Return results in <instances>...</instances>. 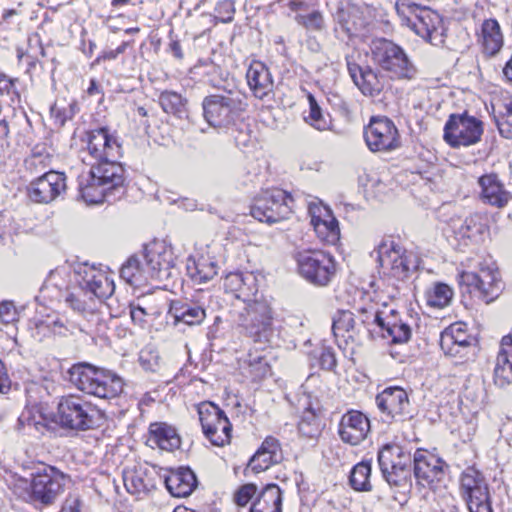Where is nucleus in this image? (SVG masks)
Instances as JSON below:
<instances>
[{
	"label": "nucleus",
	"instance_id": "nucleus-1",
	"mask_svg": "<svg viewBox=\"0 0 512 512\" xmlns=\"http://www.w3.org/2000/svg\"><path fill=\"white\" fill-rule=\"evenodd\" d=\"M94 162L78 176V190L86 203L100 204L114 202L126 192L125 169L118 158L121 145L107 127L87 133L86 150Z\"/></svg>",
	"mask_w": 512,
	"mask_h": 512
},
{
	"label": "nucleus",
	"instance_id": "nucleus-2",
	"mask_svg": "<svg viewBox=\"0 0 512 512\" xmlns=\"http://www.w3.org/2000/svg\"><path fill=\"white\" fill-rule=\"evenodd\" d=\"M76 285L67 289L62 298L74 312L87 316L97 309V300L111 298L115 290L113 279L95 266L80 264L74 269Z\"/></svg>",
	"mask_w": 512,
	"mask_h": 512
},
{
	"label": "nucleus",
	"instance_id": "nucleus-3",
	"mask_svg": "<svg viewBox=\"0 0 512 512\" xmlns=\"http://www.w3.org/2000/svg\"><path fill=\"white\" fill-rule=\"evenodd\" d=\"M235 322L240 332L255 343L270 344L275 337L274 319L276 311L271 299L260 295L244 302Z\"/></svg>",
	"mask_w": 512,
	"mask_h": 512
},
{
	"label": "nucleus",
	"instance_id": "nucleus-4",
	"mask_svg": "<svg viewBox=\"0 0 512 512\" xmlns=\"http://www.w3.org/2000/svg\"><path fill=\"white\" fill-rule=\"evenodd\" d=\"M69 381L80 391L103 399L117 397L124 387L123 379L111 370L86 362L74 364L69 370Z\"/></svg>",
	"mask_w": 512,
	"mask_h": 512
},
{
	"label": "nucleus",
	"instance_id": "nucleus-5",
	"mask_svg": "<svg viewBox=\"0 0 512 512\" xmlns=\"http://www.w3.org/2000/svg\"><path fill=\"white\" fill-rule=\"evenodd\" d=\"M246 108L245 96L233 91L208 95L202 101L203 117L214 128H227L235 124Z\"/></svg>",
	"mask_w": 512,
	"mask_h": 512
},
{
	"label": "nucleus",
	"instance_id": "nucleus-6",
	"mask_svg": "<svg viewBox=\"0 0 512 512\" xmlns=\"http://www.w3.org/2000/svg\"><path fill=\"white\" fill-rule=\"evenodd\" d=\"M70 481V476L49 466L43 472L32 475L26 502L35 508L51 506L61 497Z\"/></svg>",
	"mask_w": 512,
	"mask_h": 512
},
{
	"label": "nucleus",
	"instance_id": "nucleus-7",
	"mask_svg": "<svg viewBox=\"0 0 512 512\" xmlns=\"http://www.w3.org/2000/svg\"><path fill=\"white\" fill-rule=\"evenodd\" d=\"M378 450L382 477L395 492L406 495L412 489V456L404 450Z\"/></svg>",
	"mask_w": 512,
	"mask_h": 512
},
{
	"label": "nucleus",
	"instance_id": "nucleus-8",
	"mask_svg": "<svg viewBox=\"0 0 512 512\" xmlns=\"http://www.w3.org/2000/svg\"><path fill=\"white\" fill-rule=\"evenodd\" d=\"M371 58L375 64L399 79H413L417 69L405 51L394 42L381 38L371 44Z\"/></svg>",
	"mask_w": 512,
	"mask_h": 512
},
{
	"label": "nucleus",
	"instance_id": "nucleus-9",
	"mask_svg": "<svg viewBox=\"0 0 512 512\" xmlns=\"http://www.w3.org/2000/svg\"><path fill=\"white\" fill-rule=\"evenodd\" d=\"M460 285L473 287L479 297L486 303L494 301L503 290V283L496 263L491 259H484L478 263L477 272L463 271L458 276Z\"/></svg>",
	"mask_w": 512,
	"mask_h": 512
},
{
	"label": "nucleus",
	"instance_id": "nucleus-10",
	"mask_svg": "<svg viewBox=\"0 0 512 512\" xmlns=\"http://www.w3.org/2000/svg\"><path fill=\"white\" fill-rule=\"evenodd\" d=\"M377 261L383 274L404 280L418 267V259L394 240L382 241L377 250Z\"/></svg>",
	"mask_w": 512,
	"mask_h": 512
},
{
	"label": "nucleus",
	"instance_id": "nucleus-11",
	"mask_svg": "<svg viewBox=\"0 0 512 512\" xmlns=\"http://www.w3.org/2000/svg\"><path fill=\"white\" fill-rule=\"evenodd\" d=\"M293 203V197L282 189L265 190L255 197L251 215L260 222L276 223L291 215Z\"/></svg>",
	"mask_w": 512,
	"mask_h": 512
},
{
	"label": "nucleus",
	"instance_id": "nucleus-12",
	"mask_svg": "<svg viewBox=\"0 0 512 512\" xmlns=\"http://www.w3.org/2000/svg\"><path fill=\"white\" fill-rule=\"evenodd\" d=\"M60 423L70 429L87 430L98 425L101 412L90 402L76 396L64 397L58 404Z\"/></svg>",
	"mask_w": 512,
	"mask_h": 512
},
{
	"label": "nucleus",
	"instance_id": "nucleus-13",
	"mask_svg": "<svg viewBox=\"0 0 512 512\" xmlns=\"http://www.w3.org/2000/svg\"><path fill=\"white\" fill-rule=\"evenodd\" d=\"M298 271L308 282L326 286L334 277L336 262L330 254L321 250L302 251L296 257Z\"/></svg>",
	"mask_w": 512,
	"mask_h": 512
},
{
	"label": "nucleus",
	"instance_id": "nucleus-14",
	"mask_svg": "<svg viewBox=\"0 0 512 512\" xmlns=\"http://www.w3.org/2000/svg\"><path fill=\"white\" fill-rule=\"evenodd\" d=\"M199 420L202 430L214 446H225L230 443L232 425L217 405L205 401L198 405Z\"/></svg>",
	"mask_w": 512,
	"mask_h": 512
},
{
	"label": "nucleus",
	"instance_id": "nucleus-15",
	"mask_svg": "<svg viewBox=\"0 0 512 512\" xmlns=\"http://www.w3.org/2000/svg\"><path fill=\"white\" fill-rule=\"evenodd\" d=\"M482 134V122L466 113L451 114L444 127V140L454 148L473 145Z\"/></svg>",
	"mask_w": 512,
	"mask_h": 512
},
{
	"label": "nucleus",
	"instance_id": "nucleus-16",
	"mask_svg": "<svg viewBox=\"0 0 512 512\" xmlns=\"http://www.w3.org/2000/svg\"><path fill=\"white\" fill-rule=\"evenodd\" d=\"M364 139L372 152H388L400 147L397 127L387 117H372L364 128Z\"/></svg>",
	"mask_w": 512,
	"mask_h": 512
},
{
	"label": "nucleus",
	"instance_id": "nucleus-17",
	"mask_svg": "<svg viewBox=\"0 0 512 512\" xmlns=\"http://www.w3.org/2000/svg\"><path fill=\"white\" fill-rule=\"evenodd\" d=\"M427 452L416 450L412 458L413 474L417 485L434 489L443 480L448 465L441 458Z\"/></svg>",
	"mask_w": 512,
	"mask_h": 512
},
{
	"label": "nucleus",
	"instance_id": "nucleus-18",
	"mask_svg": "<svg viewBox=\"0 0 512 512\" xmlns=\"http://www.w3.org/2000/svg\"><path fill=\"white\" fill-rule=\"evenodd\" d=\"M142 258L151 279L163 281L171 276L175 258L172 248L164 241L155 240L147 244Z\"/></svg>",
	"mask_w": 512,
	"mask_h": 512
},
{
	"label": "nucleus",
	"instance_id": "nucleus-19",
	"mask_svg": "<svg viewBox=\"0 0 512 512\" xmlns=\"http://www.w3.org/2000/svg\"><path fill=\"white\" fill-rule=\"evenodd\" d=\"M66 191L64 173L50 170L30 182L27 188L29 198L35 203L49 204Z\"/></svg>",
	"mask_w": 512,
	"mask_h": 512
},
{
	"label": "nucleus",
	"instance_id": "nucleus-20",
	"mask_svg": "<svg viewBox=\"0 0 512 512\" xmlns=\"http://www.w3.org/2000/svg\"><path fill=\"white\" fill-rule=\"evenodd\" d=\"M476 340L469 335L461 323L446 328L440 335V347L445 355L464 359L474 354Z\"/></svg>",
	"mask_w": 512,
	"mask_h": 512
},
{
	"label": "nucleus",
	"instance_id": "nucleus-21",
	"mask_svg": "<svg viewBox=\"0 0 512 512\" xmlns=\"http://www.w3.org/2000/svg\"><path fill=\"white\" fill-rule=\"evenodd\" d=\"M375 401L383 421L399 420L408 414L410 405L408 395L401 387L385 388L376 396Z\"/></svg>",
	"mask_w": 512,
	"mask_h": 512
},
{
	"label": "nucleus",
	"instance_id": "nucleus-22",
	"mask_svg": "<svg viewBox=\"0 0 512 512\" xmlns=\"http://www.w3.org/2000/svg\"><path fill=\"white\" fill-rule=\"evenodd\" d=\"M346 66L354 84L365 96H378L384 89V77L370 67H361L353 55L345 56Z\"/></svg>",
	"mask_w": 512,
	"mask_h": 512
},
{
	"label": "nucleus",
	"instance_id": "nucleus-23",
	"mask_svg": "<svg viewBox=\"0 0 512 512\" xmlns=\"http://www.w3.org/2000/svg\"><path fill=\"white\" fill-rule=\"evenodd\" d=\"M407 8L414 15V18H409L408 21L417 35L432 44L440 40L442 34L439 14L428 8H420L414 3L408 4Z\"/></svg>",
	"mask_w": 512,
	"mask_h": 512
},
{
	"label": "nucleus",
	"instance_id": "nucleus-24",
	"mask_svg": "<svg viewBox=\"0 0 512 512\" xmlns=\"http://www.w3.org/2000/svg\"><path fill=\"white\" fill-rule=\"evenodd\" d=\"M370 431V421L366 415L357 410L345 413L339 424V436L349 445H359Z\"/></svg>",
	"mask_w": 512,
	"mask_h": 512
},
{
	"label": "nucleus",
	"instance_id": "nucleus-25",
	"mask_svg": "<svg viewBox=\"0 0 512 512\" xmlns=\"http://www.w3.org/2000/svg\"><path fill=\"white\" fill-rule=\"evenodd\" d=\"M480 199L484 204L502 209L512 200V194L495 173L484 174L478 178Z\"/></svg>",
	"mask_w": 512,
	"mask_h": 512
},
{
	"label": "nucleus",
	"instance_id": "nucleus-26",
	"mask_svg": "<svg viewBox=\"0 0 512 512\" xmlns=\"http://www.w3.org/2000/svg\"><path fill=\"white\" fill-rule=\"evenodd\" d=\"M223 288L246 302L258 295V280L252 272H229L223 278Z\"/></svg>",
	"mask_w": 512,
	"mask_h": 512
},
{
	"label": "nucleus",
	"instance_id": "nucleus-27",
	"mask_svg": "<svg viewBox=\"0 0 512 512\" xmlns=\"http://www.w3.org/2000/svg\"><path fill=\"white\" fill-rule=\"evenodd\" d=\"M246 78L256 98L264 100L273 95L274 81L269 69L262 62H253L247 70Z\"/></svg>",
	"mask_w": 512,
	"mask_h": 512
},
{
	"label": "nucleus",
	"instance_id": "nucleus-28",
	"mask_svg": "<svg viewBox=\"0 0 512 512\" xmlns=\"http://www.w3.org/2000/svg\"><path fill=\"white\" fill-rule=\"evenodd\" d=\"M460 489L466 503L473 502V500H481L490 495L485 477L474 466L467 467L462 472Z\"/></svg>",
	"mask_w": 512,
	"mask_h": 512
},
{
	"label": "nucleus",
	"instance_id": "nucleus-29",
	"mask_svg": "<svg viewBox=\"0 0 512 512\" xmlns=\"http://www.w3.org/2000/svg\"><path fill=\"white\" fill-rule=\"evenodd\" d=\"M123 481L127 492L138 496L148 495L157 485L155 473L142 466L124 471Z\"/></svg>",
	"mask_w": 512,
	"mask_h": 512
},
{
	"label": "nucleus",
	"instance_id": "nucleus-30",
	"mask_svg": "<svg viewBox=\"0 0 512 512\" xmlns=\"http://www.w3.org/2000/svg\"><path fill=\"white\" fill-rule=\"evenodd\" d=\"M296 407L298 410L303 409V414L298 423L300 437L317 442L322 434L323 425L321 419L312 408L310 397L304 394L298 399Z\"/></svg>",
	"mask_w": 512,
	"mask_h": 512
},
{
	"label": "nucleus",
	"instance_id": "nucleus-31",
	"mask_svg": "<svg viewBox=\"0 0 512 512\" xmlns=\"http://www.w3.org/2000/svg\"><path fill=\"white\" fill-rule=\"evenodd\" d=\"M164 483L170 494L179 498L189 496L198 485L197 477L189 467L170 470V474L165 476Z\"/></svg>",
	"mask_w": 512,
	"mask_h": 512
},
{
	"label": "nucleus",
	"instance_id": "nucleus-32",
	"mask_svg": "<svg viewBox=\"0 0 512 512\" xmlns=\"http://www.w3.org/2000/svg\"><path fill=\"white\" fill-rule=\"evenodd\" d=\"M387 311L380 310L377 305H370L358 309L356 333H360L362 340L372 338L374 334H380L382 331V322H384Z\"/></svg>",
	"mask_w": 512,
	"mask_h": 512
},
{
	"label": "nucleus",
	"instance_id": "nucleus-33",
	"mask_svg": "<svg viewBox=\"0 0 512 512\" xmlns=\"http://www.w3.org/2000/svg\"><path fill=\"white\" fill-rule=\"evenodd\" d=\"M356 328L357 318L351 311L341 310L333 317L332 331L339 347H341L340 340L345 344H348L349 341L358 343L362 341L361 334L356 333Z\"/></svg>",
	"mask_w": 512,
	"mask_h": 512
},
{
	"label": "nucleus",
	"instance_id": "nucleus-34",
	"mask_svg": "<svg viewBox=\"0 0 512 512\" xmlns=\"http://www.w3.org/2000/svg\"><path fill=\"white\" fill-rule=\"evenodd\" d=\"M494 383L500 388L512 383V335L504 336L501 340L494 368Z\"/></svg>",
	"mask_w": 512,
	"mask_h": 512
},
{
	"label": "nucleus",
	"instance_id": "nucleus-35",
	"mask_svg": "<svg viewBox=\"0 0 512 512\" xmlns=\"http://www.w3.org/2000/svg\"><path fill=\"white\" fill-rule=\"evenodd\" d=\"M380 334L383 338H391L393 343H406L411 338L412 328L394 309H390L382 322Z\"/></svg>",
	"mask_w": 512,
	"mask_h": 512
},
{
	"label": "nucleus",
	"instance_id": "nucleus-36",
	"mask_svg": "<svg viewBox=\"0 0 512 512\" xmlns=\"http://www.w3.org/2000/svg\"><path fill=\"white\" fill-rule=\"evenodd\" d=\"M311 223L318 237L328 244H336L340 238L337 219L329 208L324 207L319 215H312Z\"/></svg>",
	"mask_w": 512,
	"mask_h": 512
},
{
	"label": "nucleus",
	"instance_id": "nucleus-37",
	"mask_svg": "<svg viewBox=\"0 0 512 512\" xmlns=\"http://www.w3.org/2000/svg\"><path fill=\"white\" fill-rule=\"evenodd\" d=\"M169 317L175 325L184 323L186 325H199L206 317L204 308L194 304L172 301L168 311Z\"/></svg>",
	"mask_w": 512,
	"mask_h": 512
},
{
	"label": "nucleus",
	"instance_id": "nucleus-38",
	"mask_svg": "<svg viewBox=\"0 0 512 512\" xmlns=\"http://www.w3.org/2000/svg\"><path fill=\"white\" fill-rule=\"evenodd\" d=\"M148 445L158 448H180L181 438L175 427L163 422L152 423L149 427Z\"/></svg>",
	"mask_w": 512,
	"mask_h": 512
},
{
	"label": "nucleus",
	"instance_id": "nucleus-39",
	"mask_svg": "<svg viewBox=\"0 0 512 512\" xmlns=\"http://www.w3.org/2000/svg\"><path fill=\"white\" fill-rule=\"evenodd\" d=\"M250 512H282V491L277 484H267L250 507Z\"/></svg>",
	"mask_w": 512,
	"mask_h": 512
},
{
	"label": "nucleus",
	"instance_id": "nucleus-40",
	"mask_svg": "<svg viewBox=\"0 0 512 512\" xmlns=\"http://www.w3.org/2000/svg\"><path fill=\"white\" fill-rule=\"evenodd\" d=\"M120 277L128 284L140 287L151 279L148 269L138 256H131L121 267Z\"/></svg>",
	"mask_w": 512,
	"mask_h": 512
},
{
	"label": "nucleus",
	"instance_id": "nucleus-41",
	"mask_svg": "<svg viewBox=\"0 0 512 512\" xmlns=\"http://www.w3.org/2000/svg\"><path fill=\"white\" fill-rule=\"evenodd\" d=\"M481 38L485 54L494 56L500 51L503 45V36L500 30V25L495 19H487L483 22Z\"/></svg>",
	"mask_w": 512,
	"mask_h": 512
},
{
	"label": "nucleus",
	"instance_id": "nucleus-42",
	"mask_svg": "<svg viewBox=\"0 0 512 512\" xmlns=\"http://www.w3.org/2000/svg\"><path fill=\"white\" fill-rule=\"evenodd\" d=\"M188 274L198 284L206 283L217 275V264L215 261L201 256L187 265Z\"/></svg>",
	"mask_w": 512,
	"mask_h": 512
},
{
	"label": "nucleus",
	"instance_id": "nucleus-43",
	"mask_svg": "<svg viewBox=\"0 0 512 512\" xmlns=\"http://www.w3.org/2000/svg\"><path fill=\"white\" fill-rule=\"evenodd\" d=\"M494 119L499 133L512 139V99H504L493 106Z\"/></svg>",
	"mask_w": 512,
	"mask_h": 512
},
{
	"label": "nucleus",
	"instance_id": "nucleus-44",
	"mask_svg": "<svg viewBox=\"0 0 512 512\" xmlns=\"http://www.w3.org/2000/svg\"><path fill=\"white\" fill-rule=\"evenodd\" d=\"M159 104L168 114H173L180 119L187 116V99L177 92L169 90L161 92Z\"/></svg>",
	"mask_w": 512,
	"mask_h": 512
},
{
	"label": "nucleus",
	"instance_id": "nucleus-45",
	"mask_svg": "<svg viewBox=\"0 0 512 512\" xmlns=\"http://www.w3.org/2000/svg\"><path fill=\"white\" fill-rule=\"evenodd\" d=\"M371 476V461L363 460L356 464L349 475V484L359 492H369L372 490L370 483Z\"/></svg>",
	"mask_w": 512,
	"mask_h": 512
},
{
	"label": "nucleus",
	"instance_id": "nucleus-46",
	"mask_svg": "<svg viewBox=\"0 0 512 512\" xmlns=\"http://www.w3.org/2000/svg\"><path fill=\"white\" fill-rule=\"evenodd\" d=\"M486 230L487 225L483 217L479 214H472L464 219L458 228L457 233L462 238L469 239L473 242H478Z\"/></svg>",
	"mask_w": 512,
	"mask_h": 512
},
{
	"label": "nucleus",
	"instance_id": "nucleus-47",
	"mask_svg": "<svg viewBox=\"0 0 512 512\" xmlns=\"http://www.w3.org/2000/svg\"><path fill=\"white\" fill-rule=\"evenodd\" d=\"M282 450H256L250 458L248 467L255 473L265 471L272 465L280 463L283 459Z\"/></svg>",
	"mask_w": 512,
	"mask_h": 512
},
{
	"label": "nucleus",
	"instance_id": "nucleus-48",
	"mask_svg": "<svg viewBox=\"0 0 512 512\" xmlns=\"http://www.w3.org/2000/svg\"><path fill=\"white\" fill-rule=\"evenodd\" d=\"M309 114L305 121L319 131H325L330 128L331 119L328 113H324L312 94H308Z\"/></svg>",
	"mask_w": 512,
	"mask_h": 512
},
{
	"label": "nucleus",
	"instance_id": "nucleus-49",
	"mask_svg": "<svg viewBox=\"0 0 512 512\" xmlns=\"http://www.w3.org/2000/svg\"><path fill=\"white\" fill-rule=\"evenodd\" d=\"M453 290L444 283L435 284L426 292V301L430 307L444 308L450 304Z\"/></svg>",
	"mask_w": 512,
	"mask_h": 512
},
{
	"label": "nucleus",
	"instance_id": "nucleus-50",
	"mask_svg": "<svg viewBox=\"0 0 512 512\" xmlns=\"http://www.w3.org/2000/svg\"><path fill=\"white\" fill-rule=\"evenodd\" d=\"M246 363V373L254 381H260L270 374V365L261 354L249 353Z\"/></svg>",
	"mask_w": 512,
	"mask_h": 512
},
{
	"label": "nucleus",
	"instance_id": "nucleus-51",
	"mask_svg": "<svg viewBox=\"0 0 512 512\" xmlns=\"http://www.w3.org/2000/svg\"><path fill=\"white\" fill-rule=\"evenodd\" d=\"M145 299H140L139 303H130L128 305L129 314L132 321L135 324L143 326L146 323L147 316H156L159 314V311L154 306H146Z\"/></svg>",
	"mask_w": 512,
	"mask_h": 512
},
{
	"label": "nucleus",
	"instance_id": "nucleus-52",
	"mask_svg": "<svg viewBox=\"0 0 512 512\" xmlns=\"http://www.w3.org/2000/svg\"><path fill=\"white\" fill-rule=\"evenodd\" d=\"M296 21L308 30L320 31L324 27V18L319 11H312L309 14L297 15Z\"/></svg>",
	"mask_w": 512,
	"mask_h": 512
},
{
	"label": "nucleus",
	"instance_id": "nucleus-53",
	"mask_svg": "<svg viewBox=\"0 0 512 512\" xmlns=\"http://www.w3.org/2000/svg\"><path fill=\"white\" fill-rule=\"evenodd\" d=\"M235 3L233 0L219 1L215 7V19L222 23H230L234 19Z\"/></svg>",
	"mask_w": 512,
	"mask_h": 512
},
{
	"label": "nucleus",
	"instance_id": "nucleus-54",
	"mask_svg": "<svg viewBox=\"0 0 512 512\" xmlns=\"http://www.w3.org/2000/svg\"><path fill=\"white\" fill-rule=\"evenodd\" d=\"M257 486L254 483L241 485L234 493V502L240 507L246 506L257 493Z\"/></svg>",
	"mask_w": 512,
	"mask_h": 512
},
{
	"label": "nucleus",
	"instance_id": "nucleus-55",
	"mask_svg": "<svg viewBox=\"0 0 512 512\" xmlns=\"http://www.w3.org/2000/svg\"><path fill=\"white\" fill-rule=\"evenodd\" d=\"M338 21L342 29L349 36L356 34L363 26L361 19L355 20L351 13L344 11L338 13Z\"/></svg>",
	"mask_w": 512,
	"mask_h": 512
},
{
	"label": "nucleus",
	"instance_id": "nucleus-56",
	"mask_svg": "<svg viewBox=\"0 0 512 512\" xmlns=\"http://www.w3.org/2000/svg\"><path fill=\"white\" fill-rule=\"evenodd\" d=\"M51 163V155L32 156L25 160L27 170L32 173H39L45 170Z\"/></svg>",
	"mask_w": 512,
	"mask_h": 512
},
{
	"label": "nucleus",
	"instance_id": "nucleus-57",
	"mask_svg": "<svg viewBox=\"0 0 512 512\" xmlns=\"http://www.w3.org/2000/svg\"><path fill=\"white\" fill-rule=\"evenodd\" d=\"M18 320V312L12 301L0 303V321L4 324H11Z\"/></svg>",
	"mask_w": 512,
	"mask_h": 512
},
{
	"label": "nucleus",
	"instance_id": "nucleus-58",
	"mask_svg": "<svg viewBox=\"0 0 512 512\" xmlns=\"http://www.w3.org/2000/svg\"><path fill=\"white\" fill-rule=\"evenodd\" d=\"M53 335L52 327L50 324V318L40 320L35 323L34 328L32 329V337L38 341H44L47 338H50Z\"/></svg>",
	"mask_w": 512,
	"mask_h": 512
},
{
	"label": "nucleus",
	"instance_id": "nucleus-59",
	"mask_svg": "<svg viewBox=\"0 0 512 512\" xmlns=\"http://www.w3.org/2000/svg\"><path fill=\"white\" fill-rule=\"evenodd\" d=\"M319 363L322 369L331 371L336 367L335 353L330 347H322L319 355Z\"/></svg>",
	"mask_w": 512,
	"mask_h": 512
},
{
	"label": "nucleus",
	"instance_id": "nucleus-60",
	"mask_svg": "<svg viewBox=\"0 0 512 512\" xmlns=\"http://www.w3.org/2000/svg\"><path fill=\"white\" fill-rule=\"evenodd\" d=\"M50 324L54 336L66 337L74 333V326L69 327L67 323L59 317L50 318Z\"/></svg>",
	"mask_w": 512,
	"mask_h": 512
},
{
	"label": "nucleus",
	"instance_id": "nucleus-61",
	"mask_svg": "<svg viewBox=\"0 0 512 512\" xmlns=\"http://www.w3.org/2000/svg\"><path fill=\"white\" fill-rule=\"evenodd\" d=\"M17 79L11 78L6 74H0V95H14L17 98L19 94L16 90Z\"/></svg>",
	"mask_w": 512,
	"mask_h": 512
},
{
	"label": "nucleus",
	"instance_id": "nucleus-62",
	"mask_svg": "<svg viewBox=\"0 0 512 512\" xmlns=\"http://www.w3.org/2000/svg\"><path fill=\"white\" fill-rule=\"evenodd\" d=\"M9 125L5 119H0V165L2 164L7 148L9 147Z\"/></svg>",
	"mask_w": 512,
	"mask_h": 512
},
{
	"label": "nucleus",
	"instance_id": "nucleus-63",
	"mask_svg": "<svg viewBox=\"0 0 512 512\" xmlns=\"http://www.w3.org/2000/svg\"><path fill=\"white\" fill-rule=\"evenodd\" d=\"M467 506L470 512H493L490 495L481 500L479 499L473 500V502H468Z\"/></svg>",
	"mask_w": 512,
	"mask_h": 512
},
{
	"label": "nucleus",
	"instance_id": "nucleus-64",
	"mask_svg": "<svg viewBox=\"0 0 512 512\" xmlns=\"http://www.w3.org/2000/svg\"><path fill=\"white\" fill-rule=\"evenodd\" d=\"M11 388V380L7 374L4 363L0 360V393L6 394Z\"/></svg>",
	"mask_w": 512,
	"mask_h": 512
}]
</instances>
